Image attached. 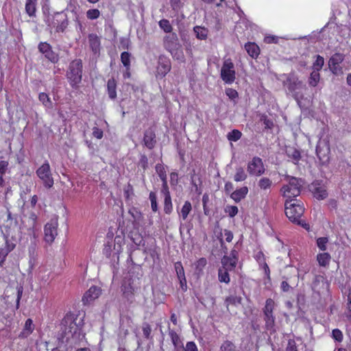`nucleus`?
Instances as JSON below:
<instances>
[{"mask_svg":"<svg viewBox=\"0 0 351 351\" xmlns=\"http://www.w3.org/2000/svg\"><path fill=\"white\" fill-rule=\"evenodd\" d=\"M10 252L8 251V250H5L3 247H0V266L1 267H3V265H4L6 257Z\"/></svg>","mask_w":351,"mask_h":351,"instance_id":"49","label":"nucleus"},{"mask_svg":"<svg viewBox=\"0 0 351 351\" xmlns=\"http://www.w3.org/2000/svg\"><path fill=\"white\" fill-rule=\"evenodd\" d=\"M348 302L347 304V312H346V316L347 317L351 320V298H348Z\"/></svg>","mask_w":351,"mask_h":351,"instance_id":"64","label":"nucleus"},{"mask_svg":"<svg viewBox=\"0 0 351 351\" xmlns=\"http://www.w3.org/2000/svg\"><path fill=\"white\" fill-rule=\"evenodd\" d=\"M93 135L97 139H101L103 137V131L97 127H94L93 129Z\"/></svg>","mask_w":351,"mask_h":351,"instance_id":"54","label":"nucleus"},{"mask_svg":"<svg viewBox=\"0 0 351 351\" xmlns=\"http://www.w3.org/2000/svg\"><path fill=\"white\" fill-rule=\"evenodd\" d=\"M191 210V204L189 201H186L182 208H181L180 216L182 218L183 220L186 219Z\"/></svg>","mask_w":351,"mask_h":351,"instance_id":"29","label":"nucleus"},{"mask_svg":"<svg viewBox=\"0 0 351 351\" xmlns=\"http://www.w3.org/2000/svg\"><path fill=\"white\" fill-rule=\"evenodd\" d=\"M185 351H197V348L194 342L189 341L186 344Z\"/></svg>","mask_w":351,"mask_h":351,"instance_id":"58","label":"nucleus"},{"mask_svg":"<svg viewBox=\"0 0 351 351\" xmlns=\"http://www.w3.org/2000/svg\"><path fill=\"white\" fill-rule=\"evenodd\" d=\"M58 222L56 218L51 219L44 228L45 241L48 243H52L58 235Z\"/></svg>","mask_w":351,"mask_h":351,"instance_id":"9","label":"nucleus"},{"mask_svg":"<svg viewBox=\"0 0 351 351\" xmlns=\"http://www.w3.org/2000/svg\"><path fill=\"white\" fill-rule=\"evenodd\" d=\"M328 241V240L327 237H319L317 239V245L320 250L325 251L326 250Z\"/></svg>","mask_w":351,"mask_h":351,"instance_id":"47","label":"nucleus"},{"mask_svg":"<svg viewBox=\"0 0 351 351\" xmlns=\"http://www.w3.org/2000/svg\"><path fill=\"white\" fill-rule=\"evenodd\" d=\"M224 189L226 193L231 194V193H232V190L234 189V185L232 182H228L225 184Z\"/></svg>","mask_w":351,"mask_h":351,"instance_id":"62","label":"nucleus"},{"mask_svg":"<svg viewBox=\"0 0 351 351\" xmlns=\"http://www.w3.org/2000/svg\"><path fill=\"white\" fill-rule=\"evenodd\" d=\"M226 94L231 100H234L238 97L237 91L231 88H228L226 89Z\"/></svg>","mask_w":351,"mask_h":351,"instance_id":"51","label":"nucleus"},{"mask_svg":"<svg viewBox=\"0 0 351 351\" xmlns=\"http://www.w3.org/2000/svg\"><path fill=\"white\" fill-rule=\"evenodd\" d=\"M117 83L115 80L112 78L109 79L107 82V91L109 97L111 99H114L117 97Z\"/></svg>","mask_w":351,"mask_h":351,"instance_id":"25","label":"nucleus"},{"mask_svg":"<svg viewBox=\"0 0 351 351\" xmlns=\"http://www.w3.org/2000/svg\"><path fill=\"white\" fill-rule=\"evenodd\" d=\"M286 351H298L295 342L293 340H289Z\"/></svg>","mask_w":351,"mask_h":351,"instance_id":"56","label":"nucleus"},{"mask_svg":"<svg viewBox=\"0 0 351 351\" xmlns=\"http://www.w3.org/2000/svg\"><path fill=\"white\" fill-rule=\"evenodd\" d=\"M304 184L302 179L295 177L290 178L288 184L283 185L281 189L282 195L287 198L288 200L294 199L293 198L300 194L301 188Z\"/></svg>","mask_w":351,"mask_h":351,"instance_id":"3","label":"nucleus"},{"mask_svg":"<svg viewBox=\"0 0 351 351\" xmlns=\"http://www.w3.org/2000/svg\"><path fill=\"white\" fill-rule=\"evenodd\" d=\"M237 252L235 250H232L229 256H224L221 259V264L223 268L228 270H233L237 264Z\"/></svg>","mask_w":351,"mask_h":351,"instance_id":"14","label":"nucleus"},{"mask_svg":"<svg viewBox=\"0 0 351 351\" xmlns=\"http://www.w3.org/2000/svg\"><path fill=\"white\" fill-rule=\"evenodd\" d=\"M164 211L167 214H169L171 213L173 209V206L171 203V198L170 195H167V197H165L164 201Z\"/></svg>","mask_w":351,"mask_h":351,"instance_id":"39","label":"nucleus"},{"mask_svg":"<svg viewBox=\"0 0 351 351\" xmlns=\"http://www.w3.org/2000/svg\"><path fill=\"white\" fill-rule=\"evenodd\" d=\"M247 176L242 167H237L234 176V180L235 182H242L246 180Z\"/></svg>","mask_w":351,"mask_h":351,"instance_id":"30","label":"nucleus"},{"mask_svg":"<svg viewBox=\"0 0 351 351\" xmlns=\"http://www.w3.org/2000/svg\"><path fill=\"white\" fill-rule=\"evenodd\" d=\"M206 265V260L204 258L199 259L196 263V268L199 270H202Z\"/></svg>","mask_w":351,"mask_h":351,"instance_id":"59","label":"nucleus"},{"mask_svg":"<svg viewBox=\"0 0 351 351\" xmlns=\"http://www.w3.org/2000/svg\"><path fill=\"white\" fill-rule=\"evenodd\" d=\"M100 14V11L98 9H89L86 12V17L89 20L97 19Z\"/></svg>","mask_w":351,"mask_h":351,"instance_id":"38","label":"nucleus"},{"mask_svg":"<svg viewBox=\"0 0 351 351\" xmlns=\"http://www.w3.org/2000/svg\"><path fill=\"white\" fill-rule=\"evenodd\" d=\"M242 298L240 296L237 295H230L226 300V303L227 305L233 304L237 305L241 303Z\"/></svg>","mask_w":351,"mask_h":351,"instance_id":"41","label":"nucleus"},{"mask_svg":"<svg viewBox=\"0 0 351 351\" xmlns=\"http://www.w3.org/2000/svg\"><path fill=\"white\" fill-rule=\"evenodd\" d=\"M159 27L166 33H171L173 27L170 22L167 19H162L158 23Z\"/></svg>","mask_w":351,"mask_h":351,"instance_id":"37","label":"nucleus"},{"mask_svg":"<svg viewBox=\"0 0 351 351\" xmlns=\"http://www.w3.org/2000/svg\"><path fill=\"white\" fill-rule=\"evenodd\" d=\"M88 43L92 51L97 54L100 51V38L95 34H90L88 36Z\"/></svg>","mask_w":351,"mask_h":351,"instance_id":"18","label":"nucleus"},{"mask_svg":"<svg viewBox=\"0 0 351 351\" xmlns=\"http://www.w3.org/2000/svg\"><path fill=\"white\" fill-rule=\"evenodd\" d=\"M320 75L318 71L313 70L309 78V84L311 86H316L319 81Z\"/></svg>","mask_w":351,"mask_h":351,"instance_id":"34","label":"nucleus"},{"mask_svg":"<svg viewBox=\"0 0 351 351\" xmlns=\"http://www.w3.org/2000/svg\"><path fill=\"white\" fill-rule=\"evenodd\" d=\"M171 64L168 59L160 57L156 68V77H163L170 71Z\"/></svg>","mask_w":351,"mask_h":351,"instance_id":"16","label":"nucleus"},{"mask_svg":"<svg viewBox=\"0 0 351 351\" xmlns=\"http://www.w3.org/2000/svg\"><path fill=\"white\" fill-rule=\"evenodd\" d=\"M332 337L337 341L341 342L343 339V334L339 329H334L332 330Z\"/></svg>","mask_w":351,"mask_h":351,"instance_id":"53","label":"nucleus"},{"mask_svg":"<svg viewBox=\"0 0 351 351\" xmlns=\"http://www.w3.org/2000/svg\"><path fill=\"white\" fill-rule=\"evenodd\" d=\"M344 59V56L342 53H337L334 54L329 60V65L340 64Z\"/></svg>","mask_w":351,"mask_h":351,"instance_id":"36","label":"nucleus"},{"mask_svg":"<svg viewBox=\"0 0 351 351\" xmlns=\"http://www.w3.org/2000/svg\"><path fill=\"white\" fill-rule=\"evenodd\" d=\"M196 37L199 40H206L208 31L206 28L201 26H195L193 28Z\"/></svg>","mask_w":351,"mask_h":351,"instance_id":"27","label":"nucleus"},{"mask_svg":"<svg viewBox=\"0 0 351 351\" xmlns=\"http://www.w3.org/2000/svg\"><path fill=\"white\" fill-rule=\"evenodd\" d=\"M37 0H25V12L30 17L36 16Z\"/></svg>","mask_w":351,"mask_h":351,"instance_id":"23","label":"nucleus"},{"mask_svg":"<svg viewBox=\"0 0 351 351\" xmlns=\"http://www.w3.org/2000/svg\"><path fill=\"white\" fill-rule=\"evenodd\" d=\"M228 271L224 268H220L218 271V278L221 282H225L226 284L230 282V276L228 274Z\"/></svg>","mask_w":351,"mask_h":351,"instance_id":"31","label":"nucleus"},{"mask_svg":"<svg viewBox=\"0 0 351 351\" xmlns=\"http://www.w3.org/2000/svg\"><path fill=\"white\" fill-rule=\"evenodd\" d=\"M75 21L77 23V29H78L79 31H80L81 32H83L85 29L84 27L83 26L82 23H81V21L79 20V17L78 16H75Z\"/></svg>","mask_w":351,"mask_h":351,"instance_id":"63","label":"nucleus"},{"mask_svg":"<svg viewBox=\"0 0 351 351\" xmlns=\"http://www.w3.org/2000/svg\"><path fill=\"white\" fill-rule=\"evenodd\" d=\"M223 236L227 242H231L233 239L232 232L228 230H224Z\"/></svg>","mask_w":351,"mask_h":351,"instance_id":"60","label":"nucleus"},{"mask_svg":"<svg viewBox=\"0 0 351 351\" xmlns=\"http://www.w3.org/2000/svg\"><path fill=\"white\" fill-rule=\"evenodd\" d=\"M66 76L72 87L78 86L82 76V63L80 60H75L70 63Z\"/></svg>","mask_w":351,"mask_h":351,"instance_id":"4","label":"nucleus"},{"mask_svg":"<svg viewBox=\"0 0 351 351\" xmlns=\"http://www.w3.org/2000/svg\"><path fill=\"white\" fill-rule=\"evenodd\" d=\"M34 325L33 324V321L32 319H27L25 321L24 328L23 331L19 335V337L21 338H26L32 332L34 331Z\"/></svg>","mask_w":351,"mask_h":351,"instance_id":"22","label":"nucleus"},{"mask_svg":"<svg viewBox=\"0 0 351 351\" xmlns=\"http://www.w3.org/2000/svg\"><path fill=\"white\" fill-rule=\"evenodd\" d=\"M151 331H152V329L149 324H145L143 325V335H145V337H147V338L149 337V336L151 333Z\"/></svg>","mask_w":351,"mask_h":351,"instance_id":"61","label":"nucleus"},{"mask_svg":"<svg viewBox=\"0 0 351 351\" xmlns=\"http://www.w3.org/2000/svg\"><path fill=\"white\" fill-rule=\"evenodd\" d=\"M330 71L334 73L335 75H341L343 74V69L340 66V64H336V65H329Z\"/></svg>","mask_w":351,"mask_h":351,"instance_id":"52","label":"nucleus"},{"mask_svg":"<svg viewBox=\"0 0 351 351\" xmlns=\"http://www.w3.org/2000/svg\"><path fill=\"white\" fill-rule=\"evenodd\" d=\"M149 199L151 202V207L154 212H156L158 210L157 205V197L155 193L151 192L149 193Z\"/></svg>","mask_w":351,"mask_h":351,"instance_id":"48","label":"nucleus"},{"mask_svg":"<svg viewBox=\"0 0 351 351\" xmlns=\"http://www.w3.org/2000/svg\"><path fill=\"white\" fill-rule=\"evenodd\" d=\"M241 132L237 130H233L228 134V138L231 141H237L241 137Z\"/></svg>","mask_w":351,"mask_h":351,"instance_id":"44","label":"nucleus"},{"mask_svg":"<svg viewBox=\"0 0 351 351\" xmlns=\"http://www.w3.org/2000/svg\"><path fill=\"white\" fill-rule=\"evenodd\" d=\"M101 294V289L95 286L91 287L84 295L82 300L86 303H90L97 298Z\"/></svg>","mask_w":351,"mask_h":351,"instance_id":"17","label":"nucleus"},{"mask_svg":"<svg viewBox=\"0 0 351 351\" xmlns=\"http://www.w3.org/2000/svg\"><path fill=\"white\" fill-rule=\"evenodd\" d=\"M135 287L133 286H131L130 284L129 285V287L126 286V282H125L124 284L122 285V290L123 291V293L128 297L130 295L132 294L134 291Z\"/></svg>","mask_w":351,"mask_h":351,"instance_id":"50","label":"nucleus"},{"mask_svg":"<svg viewBox=\"0 0 351 351\" xmlns=\"http://www.w3.org/2000/svg\"><path fill=\"white\" fill-rule=\"evenodd\" d=\"M69 21L67 17L62 12L56 13L53 21L49 25L51 28H55L58 32H63L67 27Z\"/></svg>","mask_w":351,"mask_h":351,"instance_id":"11","label":"nucleus"},{"mask_svg":"<svg viewBox=\"0 0 351 351\" xmlns=\"http://www.w3.org/2000/svg\"><path fill=\"white\" fill-rule=\"evenodd\" d=\"M154 138L155 134L152 130L146 131L143 138L145 145L149 149H152L155 144Z\"/></svg>","mask_w":351,"mask_h":351,"instance_id":"24","label":"nucleus"},{"mask_svg":"<svg viewBox=\"0 0 351 351\" xmlns=\"http://www.w3.org/2000/svg\"><path fill=\"white\" fill-rule=\"evenodd\" d=\"M163 45L165 48L168 50L172 56L176 57L177 59H181L182 58V53L178 51L179 47L178 36L175 33H171L167 35L164 38Z\"/></svg>","mask_w":351,"mask_h":351,"instance_id":"7","label":"nucleus"},{"mask_svg":"<svg viewBox=\"0 0 351 351\" xmlns=\"http://www.w3.org/2000/svg\"><path fill=\"white\" fill-rule=\"evenodd\" d=\"M82 319H77L71 313L66 314L62 321V325L64 328L66 335H80L83 325Z\"/></svg>","mask_w":351,"mask_h":351,"instance_id":"2","label":"nucleus"},{"mask_svg":"<svg viewBox=\"0 0 351 351\" xmlns=\"http://www.w3.org/2000/svg\"><path fill=\"white\" fill-rule=\"evenodd\" d=\"M275 306V302L272 299L269 298L266 300L263 308V313L265 325L267 329L273 328L275 324L276 318L273 313Z\"/></svg>","mask_w":351,"mask_h":351,"instance_id":"8","label":"nucleus"},{"mask_svg":"<svg viewBox=\"0 0 351 351\" xmlns=\"http://www.w3.org/2000/svg\"><path fill=\"white\" fill-rule=\"evenodd\" d=\"M38 99L46 108H52V102L47 94L45 93H40L39 94Z\"/></svg>","mask_w":351,"mask_h":351,"instance_id":"33","label":"nucleus"},{"mask_svg":"<svg viewBox=\"0 0 351 351\" xmlns=\"http://www.w3.org/2000/svg\"><path fill=\"white\" fill-rule=\"evenodd\" d=\"M156 171L163 182V185H166L167 173L165 167L162 164H157L156 165Z\"/></svg>","mask_w":351,"mask_h":351,"instance_id":"28","label":"nucleus"},{"mask_svg":"<svg viewBox=\"0 0 351 351\" xmlns=\"http://www.w3.org/2000/svg\"><path fill=\"white\" fill-rule=\"evenodd\" d=\"M278 40V38L275 36H267L264 38V41L266 43H277Z\"/></svg>","mask_w":351,"mask_h":351,"instance_id":"57","label":"nucleus"},{"mask_svg":"<svg viewBox=\"0 0 351 351\" xmlns=\"http://www.w3.org/2000/svg\"><path fill=\"white\" fill-rule=\"evenodd\" d=\"M324 58L320 56H317L315 62L313 63V69L315 71H319V70L322 69V68L324 65Z\"/></svg>","mask_w":351,"mask_h":351,"instance_id":"45","label":"nucleus"},{"mask_svg":"<svg viewBox=\"0 0 351 351\" xmlns=\"http://www.w3.org/2000/svg\"><path fill=\"white\" fill-rule=\"evenodd\" d=\"M331 256L327 252L319 253L317 255V261L322 267H326L329 265Z\"/></svg>","mask_w":351,"mask_h":351,"instance_id":"26","label":"nucleus"},{"mask_svg":"<svg viewBox=\"0 0 351 351\" xmlns=\"http://www.w3.org/2000/svg\"><path fill=\"white\" fill-rule=\"evenodd\" d=\"M225 213L230 217H233L238 213V208L236 206L228 205L226 206Z\"/></svg>","mask_w":351,"mask_h":351,"instance_id":"46","label":"nucleus"},{"mask_svg":"<svg viewBox=\"0 0 351 351\" xmlns=\"http://www.w3.org/2000/svg\"><path fill=\"white\" fill-rule=\"evenodd\" d=\"M304 211V208L300 202L297 199H287L285 202V214L287 217L294 223L302 225L308 230L309 226L306 223H302L300 217Z\"/></svg>","mask_w":351,"mask_h":351,"instance_id":"1","label":"nucleus"},{"mask_svg":"<svg viewBox=\"0 0 351 351\" xmlns=\"http://www.w3.org/2000/svg\"><path fill=\"white\" fill-rule=\"evenodd\" d=\"M36 175L42 181L44 186L50 189L53 186L54 182L48 162H44L37 170Z\"/></svg>","mask_w":351,"mask_h":351,"instance_id":"6","label":"nucleus"},{"mask_svg":"<svg viewBox=\"0 0 351 351\" xmlns=\"http://www.w3.org/2000/svg\"><path fill=\"white\" fill-rule=\"evenodd\" d=\"M311 190L314 197L317 199H324L328 196V193L324 184L319 181H315L311 184Z\"/></svg>","mask_w":351,"mask_h":351,"instance_id":"13","label":"nucleus"},{"mask_svg":"<svg viewBox=\"0 0 351 351\" xmlns=\"http://www.w3.org/2000/svg\"><path fill=\"white\" fill-rule=\"evenodd\" d=\"M121 60L124 66L129 69L130 66V54L126 51L123 52L121 54Z\"/></svg>","mask_w":351,"mask_h":351,"instance_id":"42","label":"nucleus"},{"mask_svg":"<svg viewBox=\"0 0 351 351\" xmlns=\"http://www.w3.org/2000/svg\"><path fill=\"white\" fill-rule=\"evenodd\" d=\"M220 75L221 78L226 84H231L234 82L236 79L235 68L230 58L223 61Z\"/></svg>","mask_w":351,"mask_h":351,"instance_id":"5","label":"nucleus"},{"mask_svg":"<svg viewBox=\"0 0 351 351\" xmlns=\"http://www.w3.org/2000/svg\"><path fill=\"white\" fill-rule=\"evenodd\" d=\"M247 171L251 176H260L265 172L263 160L259 157H254L247 164Z\"/></svg>","mask_w":351,"mask_h":351,"instance_id":"10","label":"nucleus"},{"mask_svg":"<svg viewBox=\"0 0 351 351\" xmlns=\"http://www.w3.org/2000/svg\"><path fill=\"white\" fill-rule=\"evenodd\" d=\"M175 269L178 275V278H182L186 284V278L184 276V271L182 264L180 262H177L175 264Z\"/></svg>","mask_w":351,"mask_h":351,"instance_id":"43","label":"nucleus"},{"mask_svg":"<svg viewBox=\"0 0 351 351\" xmlns=\"http://www.w3.org/2000/svg\"><path fill=\"white\" fill-rule=\"evenodd\" d=\"M287 154L288 156L290 158H291L295 163L297 162L300 158V152L295 148L290 147L287 149Z\"/></svg>","mask_w":351,"mask_h":351,"instance_id":"32","label":"nucleus"},{"mask_svg":"<svg viewBox=\"0 0 351 351\" xmlns=\"http://www.w3.org/2000/svg\"><path fill=\"white\" fill-rule=\"evenodd\" d=\"M219 351H237L234 344L230 341H224L220 347Z\"/></svg>","mask_w":351,"mask_h":351,"instance_id":"40","label":"nucleus"},{"mask_svg":"<svg viewBox=\"0 0 351 351\" xmlns=\"http://www.w3.org/2000/svg\"><path fill=\"white\" fill-rule=\"evenodd\" d=\"M272 185V182L269 178H262L258 182V186L261 189L267 190L269 189Z\"/></svg>","mask_w":351,"mask_h":351,"instance_id":"35","label":"nucleus"},{"mask_svg":"<svg viewBox=\"0 0 351 351\" xmlns=\"http://www.w3.org/2000/svg\"><path fill=\"white\" fill-rule=\"evenodd\" d=\"M245 49L252 58H257L260 54L259 47L254 43H247L245 45Z\"/></svg>","mask_w":351,"mask_h":351,"instance_id":"20","label":"nucleus"},{"mask_svg":"<svg viewBox=\"0 0 351 351\" xmlns=\"http://www.w3.org/2000/svg\"><path fill=\"white\" fill-rule=\"evenodd\" d=\"M248 193V188L247 186L241 187L235 190L230 194V197L237 203L243 199Z\"/></svg>","mask_w":351,"mask_h":351,"instance_id":"19","label":"nucleus"},{"mask_svg":"<svg viewBox=\"0 0 351 351\" xmlns=\"http://www.w3.org/2000/svg\"><path fill=\"white\" fill-rule=\"evenodd\" d=\"M39 51L51 62L58 60V56L52 51L51 46L47 43H40L38 45Z\"/></svg>","mask_w":351,"mask_h":351,"instance_id":"15","label":"nucleus"},{"mask_svg":"<svg viewBox=\"0 0 351 351\" xmlns=\"http://www.w3.org/2000/svg\"><path fill=\"white\" fill-rule=\"evenodd\" d=\"M8 167V161H5V160L0 161V175H3L5 173Z\"/></svg>","mask_w":351,"mask_h":351,"instance_id":"55","label":"nucleus"},{"mask_svg":"<svg viewBox=\"0 0 351 351\" xmlns=\"http://www.w3.org/2000/svg\"><path fill=\"white\" fill-rule=\"evenodd\" d=\"M284 86L289 89L295 97H296L297 90L302 88V82L293 74H289L286 75V80L284 81Z\"/></svg>","mask_w":351,"mask_h":351,"instance_id":"12","label":"nucleus"},{"mask_svg":"<svg viewBox=\"0 0 351 351\" xmlns=\"http://www.w3.org/2000/svg\"><path fill=\"white\" fill-rule=\"evenodd\" d=\"M4 239L5 245L2 247L8 250L10 252H12L16 245V239L13 235H10V234H5Z\"/></svg>","mask_w":351,"mask_h":351,"instance_id":"21","label":"nucleus"}]
</instances>
